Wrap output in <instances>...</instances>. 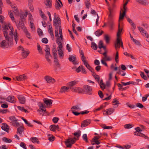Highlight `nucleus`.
<instances>
[{
    "mask_svg": "<svg viewBox=\"0 0 149 149\" xmlns=\"http://www.w3.org/2000/svg\"><path fill=\"white\" fill-rule=\"evenodd\" d=\"M1 127L2 129L4 131L6 132H9L10 130L9 127L6 123L3 124Z\"/></svg>",
    "mask_w": 149,
    "mask_h": 149,
    "instance_id": "f3484780",
    "label": "nucleus"
},
{
    "mask_svg": "<svg viewBox=\"0 0 149 149\" xmlns=\"http://www.w3.org/2000/svg\"><path fill=\"white\" fill-rule=\"evenodd\" d=\"M24 31L25 32L26 36L29 39H31V36L30 33L26 29L24 30Z\"/></svg>",
    "mask_w": 149,
    "mask_h": 149,
    "instance_id": "ea45409f",
    "label": "nucleus"
},
{
    "mask_svg": "<svg viewBox=\"0 0 149 149\" xmlns=\"http://www.w3.org/2000/svg\"><path fill=\"white\" fill-rule=\"evenodd\" d=\"M141 33L143 36H145L146 38H148L149 35L148 34V33L146 32V31L144 30L143 31H142Z\"/></svg>",
    "mask_w": 149,
    "mask_h": 149,
    "instance_id": "603ef678",
    "label": "nucleus"
},
{
    "mask_svg": "<svg viewBox=\"0 0 149 149\" xmlns=\"http://www.w3.org/2000/svg\"><path fill=\"white\" fill-rule=\"evenodd\" d=\"M126 10H121L120 11V17L119 18V21L120 20L123 19L125 14Z\"/></svg>",
    "mask_w": 149,
    "mask_h": 149,
    "instance_id": "a211bd4d",
    "label": "nucleus"
},
{
    "mask_svg": "<svg viewBox=\"0 0 149 149\" xmlns=\"http://www.w3.org/2000/svg\"><path fill=\"white\" fill-rule=\"evenodd\" d=\"M81 109L77 105L73 106L72 107V108L71 109V111H72V110H74L75 111H79Z\"/></svg>",
    "mask_w": 149,
    "mask_h": 149,
    "instance_id": "4c0bfd02",
    "label": "nucleus"
},
{
    "mask_svg": "<svg viewBox=\"0 0 149 149\" xmlns=\"http://www.w3.org/2000/svg\"><path fill=\"white\" fill-rule=\"evenodd\" d=\"M45 51L46 52V53H47L48 54L50 53L49 52V47L48 45H46V48L45 49Z\"/></svg>",
    "mask_w": 149,
    "mask_h": 149,
    "instance_id": "052dcab7",
    "label": "nucleus"
},
{
    "mask_svg": "<svg viewBox=\"0 0 149 149\" xmlns=\"http://www.w3.org/2000/svg\"><path fill=\"white\" fill-rule=\"evenodd\" d=\"M69 89H70V88L68 86H63L61 89L60 92L61 93H62L63 92L65 93L68 92V91Z\"/></svg>",
    "mask_w": 149,
    "mask_h": 149,
    "instance_id": "b1692460",
    "label": "nucleus"
},
{
    "mask_svg": "<svg viewBox=\"0 0 149 149\" xmlns=\"http://www.w3.org/2000/svg\"><path fill=\"white\" fill-rule=\"evenodd\" d=\"M63 5L61 1H60V2H58L56 0L55 6L56 8H58L60 9L61 8L62 6H63Z\"/></svg>",
    "mask_w": 149,
    "mask_h": 149,
    "instance_id": "a878e982",
    "label": "nucleus"
},
{
    "mask_svg": "<svg viewBox=\"0 0 149 149\" xmlns=\"http://www.w3.org/2000/svg\"><path fill=\"white\" fill-rule=\"evenodd\" d=\"M18 98L20 103L24 104L26 101L25 97L22 95H19L18 97Z\"/></svg>",
    "mask_w": 149,
    "mask_h": 149,
    "instance_id": "412c9836",
    "label": "nucleus"
},
{
    "mask_svg": "<svg viewBox=\"0 0 149 149\" xmlns=\"http://www.w3.org/2000/svg\"><path fill=\"white\" fill-rule=\"evenodd\" d=\"M9 15L10 16V17L11 18L12 20L14 22H15V21L14 17L13 16V15L12 12L11 11H10V12H9Z\"/></svg>",
    "mask_w": 149,
    "mask_h": 149,
    "instance_id": "5fc2aeb1",
    "label": "nucleus"
},
{
    "mask_svg": "<svg viewBox=\"0 0 149 149\" xmlns=\"http://www.w3.org/2000/svg\"><path fill=\"white\" fill-rule=\"evenodd\" d=\"M17 107L19 110L22 112H24L25 113L27 112H28V111L27 110L24 109L23 107L17 106Z\"/></svg>",
    "mask_w": 149,
    "mask_h": 149,
    "instance_id": "c03bdc74",
    "label": "nucleus"
},
{
    "mask_svg": "<svg viewBox=\"0 0 149 149\" xmlns=\"http://www.w3.org/2000/svg\"><path fill=\"white\" fill-rule=\"evenodd\" d=\"M50 56V53L49 54L47 53H46L45 58L49 62H50L51 60L49 58V57Z\"/></svg>",
    "mask_w": 149,
    "mask_h": 149,
    "instance_id": "e2e57ef3",
    "label": "nucleus"
},
{
    "mask_svg": "<svg viewBox=\"0 0 149 149\" xmlns=\"http://www.w3.org/2000/svg\"><path fill=\"white\" fill-rule=\"evenodd\" d=\"M136 1L139 3L144 5H148V3L147 0H136Z\"/></svg>",
    "mask_w": 149,
    "mask_h": 149,
    "instance_id": "c756f323",
    "label": "nucleus"
},
{
    "mask_svg": "<svg viewBox=\"0 0 149 149\" xmlns=\"http://www.w3.org/2000/svg\"><path fill=\"white\" fill-rule=\"evenodd\" d=\"M53 25L55 27V28L57 29H55V31H58V29H59V36H60L61 33L62 35H63L62 29L61 27V23L60 19L59 18L57 19H54L53 20Z\"/></svg>",
    "mask_w": 149,
    "mask_h": 149,
    "instance_id": "7ed1b4c3",
    "label": "nucleus"
},
{
    "mask_svg": "<svg viewBox=\"0 0 149 149\" xmlns=\"http://www.w3.org/2000/svg\"><path fill=\"white\" fill-rule=\"evenodd\" d=\"M114 13L113 10H109V13H108L109 15L108 19H112V17L114 16Z\"/></svg>",
    "mask_w": 149,
    "mask_h": 149,
    "instance_id": "393cba45",
    "label": "nucleus"
},
{
    "mask_svg": "<svg viewBox=\"0 0 149 149\" xmlns=\"http://www.w3.org/2000/svg\"><path fill=\"white\" fill-rule=\"evenodd\" d=\"M77 83V81L76 80L72 81L68 84V87L70 89L72 90L75 87L74 86L76 85Z\"/></svg>",
    "mask_w": 149,
    "mask_h": 149,
    "instance_id": "f8f14e48",
    "label": "nucleus"
},
{
    "mask_svg": "<svg viewBox=\"0 0 149 149\" xmlns=\"http://www.w3.org/2000/svg\"><path fill=\"white\" fill-rule=\"evenodd\" d=\"M3 32L4 36L5 37L6 39L7 40H8V41L12 42L13 40H11V41H10V39L9 38H8L7 35L8 34V33L7 31L6 30H5V29L3 30Z\"/></svg>",
    "mask_w": 149,
    "mask_h": 149,
    "instance_id": "7c9ffc66",
    "label": "nucleus"
},
{
    "mask_svg": "<svg viewBox=\"0 0 149 149\" xmlns=\"http://www.w3.org/2000/svg\"><path fill=\"white\" fill-rule=\"evenodd\" d=\"M122 30V29L120 28V24L119 23L118 24V32L117 34V39L116 40H117V43H118L120 39H121L120 36Z\"/></svg>",
    "mask_w": 149,
    "mask_h": 149,
    "instance_id": "0eeeda50",
    "label": "nucleus"
},
{
    "mask_svg": "<svg viewBox=\"0 0 149 149\" xmlns=\"http://www.w3.org/2000/svg\"><path fill=\"white\" fill-rule=\"evenodd\" d=\"M70 61L72 62L75 65L78 63L76 61V57L74 55H70L68 58Z\"/></svg>",
    "mask_w": 149,
    "mask_h": 149,
    "instance_id": "ddd939ff",
    "label": "nucleus"
},
{
    "mask_svg": "<svg viewBox=\"0 0 149 149\" xmlns=\"http://www.w3.org/2000/svg\"><path fill=\"white\" fill-rule=\"evenodd\" d=\"M8 44V42L5 40H3L0 43V46L2 48H5Z\"/></svg>",
    "mask_w": 149,
    "mask_h": 149,
    "instance_id": "2f4dec72",
    "label": "nucleus"
},
{
    "mask_svg": "<svg viewBox=\"0 0 149 149\" xmlns=\"http://www.w3.org/2000/svg\"><path fill=\"white\" fill-rule=\"evenodd\" d=\"M106 106L104 104L101 105L100 106L96 109H94V111L95 112H96L98 111H100V110L104 108Z\"/></svg>",
    "mask_w": 149,
    "mask_h": 149,
    "instance_id": "473e14b6",
    "label": "nucleus"
},
{
    "mask_svg": "<svg viewBox=\"0 0 149 149\" xmlns=\"http://www.w3.org/2000/svg\"><path fill=\"white\" fill-rule=\"evenodd\" d=\"M85 4L86 8L89 9L91 5L90 1L89 0H86Z\"/></svg>",
    "mask_w": 149,
    "mask_h": 149,
    "instance_id": "13d9d810",
    "label": "nucleus"
},
{
    "mask_svg": "<svg viewBox=\"0 0 149 149\" xmlns=\"http://www.w3.org/2000/svg\"><path fill=\"white\" fill-rule=\"evenodd\" d=\"M29 53V51H25L24 50L22 51V55L24 58H26Z\"/></svg>",
    "mask_w": 149,
    "mask_h": 149,
    "instance_id": "a19ab883",
    "label": "nucleus"
},
{
    "mask_svg": "<svg viewBox=\"0 0 149 149\" xmlns=\"http://www.w3.org/2000/svg\"><path fill=\"white\" fill-rule=\"evenodd\" d=\"M91 47L94 50H96L97 48V45L94 42H92L91 43Z\"/></svg>",
    "mask_w": 149,
    "mask_h": 149,
    "instance_id": "de8ad7c7",
    "label": "nucleus"
},
{
    "mask_svg": "<svg viewBox=\"0 0 149 149\" xmlns=\"http://www.w3.org/2000/svg\"><path fill=\"white\" fill-rule=\"evenodd\" d=\"M84 64L85 65L86 67L90 70L92 73L94 72V69L90 66L88 63L86 61L84 63Z\"/></svg>",
    "mask_w": 149,
    "mask_h": 149,
    "instance_id": "bb28decb",
    "label": "nucleus"
},
{
    "mask_svg": "<svg viewBox=\"0 0 149 149\" xmlns=\"http://www.w3.org/2000/svg\"><path fill=\"white\" fill-rule=\"evenodd\" d=\"M100 143V142L98 140L95 139H92L91 141V144L92 145H98Z\"/></svg>",
    "mask_w": 149,
    "mask_h": 149,
    "instance_id": "e433bc0d",
    "label": "nucleus"
},
{
    "mask_svg": "<svg viewBox=\"0 0 149 149\" xmlns=\"http://www.w3.org/2000/svg\"><path fill=\"white\" fill-rule=\"evenodd\" d=\"M6 100L8 102L12 103H15L16 102V99L12 95L8 96L7 97Z\"/></svg>",
    "mask_w": 149,
    "mask_h": 149,
    "instance_id": "9b49d317",
    "label": "nucleus"
},
{
    "mask_svg": "<svg viewBox=\"0 0 149 149\" xmlns=\"http://www.w3.org/2000/svg\"><path fill=\"white\" fill-rule=\"evenodd\" d=\"M83 90V93L91 95L92 93V88L91 86L87 85L84 86Z\"/></svg>",
    "mask_w": 149,
    "mask_h": 149,
    "instance_id": "20e7f679",
    "label": "nucleus"
},
{
    "mask_svg": "<svg viewBox=\"0 0 149 149\" xmlns=\"http://www.w3.org/2000/svg\"><path fill=\"white\" fill-rule=\"evenodd\" d=\"M43 101L47 107H48L49 106H50L52 104L53 101L47 98H44L43 99Z\"/></svg>",
    "mask_w": 149,
    "mask_h": 149,
    "instance_id": "dca6fc26",
    "label": "nucleus"
},
{
    "mask_svg": "<svg viewBox=\"0 0 149 149\" xmlns=\"http://www.w3.org/2000/svg\"><path fill=\"white\" fill-rule=\"evenodd\" d=\"M124 126V127L126 129L130 128L132 127V124H126Z\"/></svg>",
    "mask_w": 149,
    "mask_h": 149,
    "instance_id": "0e129e2a",
    "label": "nucleus"
},
{
    "mask_svg": "<svg viewBox=\"0 0 149 149\" xmlns=\"http://www.w3.org/2000/svg\"><path fill=\"white\" fill-rule=\"evenodd\" d=\"M98 52H100V54H103L104 56V57H103L102 59L104 61H110L111 60V58L109 56H107V53L101 52V51H98Z\"/></svg>",
    "mask_w": 149,
    "mask_h": 149,
    "instance_id": "6ab92c4d",
    "label": "nucleus"
},
{
    "mask_svg": "<svg viewBox=\"0 0 149 149\" xmlns=\"http://www.w3.org/2000/svg\"><path fill=\"white\" fill-rule=\"evenodd\" d=\"M113 104L114 105H117L118 106V105L119 104V103L118 101L116 99H114L113 100Z\"/></svg>",
    "mask_w": 149,
    "mask_h": 149,
    "instance_id": "6e6d98bb",
    "label": "nucleus"
},
{
    "mask_svg": "<svg viewBox=\"0 0 149 149\" xmlns=\"http://www.w3.org/2000/svg\"><path fill=\"white\" fill-rule=\"evenodd\" d=\"M117 73L119 74H120L122 76H124L125 75V73L123 71L119 70L117 72Z\"/></svg>",
    "mask_w": 149,
    "mask_h": 149,
    "instance_id": "774afa93",
    "label": "nucleus"
},
{
    "mask_svg": "<svg viewBox=\"0 0 149 149\" xmlns=\"http://www.w3.org/2000/svg\"><path fill=\"white\" fill-rule=\"evenodd\" d=\"M104 39L106 41L107 43H108L109 42L110 40V37L108 35H105L104 36Z\"/></svg>",
    "mask_w": 149,
    "mask_h": 149,
    "instance_id": "a18cd8bd",
    "label": "nucleus"
},
{
    "mask_svg": "<svg viewBox=\"0 0 149 149\" xmlns=\"http://www.w3.org/2000/svg\"><path fill=\"white\" fill-rule=\"evenodd\" d=\"M72 91L73 92L78 93H83V89L79 87H75Z\"/></svg>",
    "mask_w": 149,
    "mask_h": 149,
    "instance_id": "aec40b11",
    "label": "nucleus"
},
{
    "mask_svg": "<svg viewBox=\"0 0 149 149\" xmlns=\"http://www.w3.org/2000/svg\"><path fill=\"white\" fill-rule=\"evenodd\" d=\"M130 1V0H124V1H125V3L124 4L123 6V9H126L127 8L126 6V5L127 4L128 1Z\"/></svg>",
    "mask_w": 149,
    "mask_h": 149,
    "instance_id": "680f3d73",
    "label": "nucleus"
},
{
    "mask_svg": "<svg viewBox=\"0 0 149 149\" xmlns=\"http://www.w3.org/2000/svg\"><path fill=\"white\" fill-rule=\"evenodd\" d=\"M58 126L55 125H51L50 128V130L53 131H55L56 130H58Z\"/></svg>",
    "mask_w": 149,
    "mask_h": 149,
    "instance_id": "cd10ccee",
    "label": "nucleus"
},
{
    "mask_svg": "<svg viewBox=\"0 0 149 149\" xmlns=\"http://www.w3.org/2000/svg\"><path fill=\"white\" fill-rule=\"evenodd\" d=\"M9 119L11 121L10 123H12L15 121L17 120L14 116H11L9 117Z\"/></svg>",
    "mask_w": 149,
    "mask_h": 149,
    "instance_id": "864d4df0",
    "label": "nucleus"
},
{
    "mask_svg": "<svg viewBox=\"0 0 149 149\" xmlns=\"http://www.w3.org/2000/svg\"><path fill=\"white\" fill-rule=\"evenodd\" d=\"M92 75L93 76L94 78L97 80L98 83H99L100 77L99 75H97L94 72L92 73Z\"/></svg>",
    "mask_w": 149,
    "mask_h": 149,
    "instance_id": "c85d7f7f",
    "label": "nucleus"
},
{
    "mask_svg": "<svg viewBox=\"0 0 149 149\" xmlns=\"http://www.w3.org/2000/svg\"><path fill=\"white\" fill-rule=\"evenodd\" d=\"M27 78V76L24 74L16 77L18 81H23L26 79Z\"/></svg>",
    "mask_w": 149,
    "mask_h": 149,
    "instance_id": "5701e85b",
    "label": "nucleus"
},
{
    "mask_svg": "<svg viewBox=\"0 0 149 149\" xmlns=\"http://www.w3.org/2000/svg\"><path fill=\"white\" fill-rule=\"evenodd\" d=\"M48 32L50 35V36L52 39H54V36L53 33V31L52 29H48Z\"/></svg>",
    "mask_w": 149,
    "mask_h": 149,
    "instance_id": "4d7b16f0",
    "label": "nucleus"
},
{
    "mask_svg": "<svg viewBox=\"0 0 149 149\" xmlns=\"http://www.w3.org/2000/svg\"><path fill=\"white\" fill-rule=\"evenodd\" d=\"M2 139L3 141L7 143H10L12 142L10 139H8L6 137H3Z\"/></svg>",
    "mask_w": 149,
    "mask_h": 149,
    "instance_id": "3c124183",
    "label": "nucleus"
},
{
    "mask_svg": "<svg viewBox=\"0 0 149 149\" xmlns=\"http://www.w3.org/2000/svg\"><path fill=\"white\" fill-rule=\"evenodd\" d=\"M6 0V3H7L10 4V6L12 8L16 9L17 8V6L15 4L11 3V2L10 1V0Z\"/></svg>",
    "mask_w": 149,
    "mask_h": 149,
    "instance_id": "f704fd0d",
    "label": "nucleus"
},
{
    "mask_svg": "<svg viewBox=\"0 0 149 149\" xmlns=\"http://www.w3.org/2000/svg\"><path fill=\"white\" fill-rule=\"evenodd\" d=\"M65 143L67 147H71L72 146V144L70 143V142L68 141L67 140L65 142Z\"/></svg>",
    "mask_w": 149,
    "mask_h": 149,
    "instance_id": "69168bd1",
    "label": "nucleus"
},
{
    "mask_svg": "<svg viewBox=\"0 0 149 149\" xmlns=\"http://www.w3.org/2000/svg\"><path fill=\"white\" fill-rule=\"evenodd\" d=\"M82 138L83 140L86 142H88L87 134H84L83 135Z\"/></svg>",
    "mask_w": 149,
    "mask_h": 149,
    "instance_id": "338daca9",
    "label": "nucleus"
},
{
    "mask_svg": "<svg viewBox=\"0 0 149 149\" xmlns=\"http://www.w3.org/2000/svg\"><path fill=\"white\" fill-rule=\"evenodd\" d=\"M99 84H100V88L102 89H105V85L103 82V80L102 79L100 80V81L99 82Z\"/></svg>",
    "mask_w": 149,
    "mask_h": 149,
    "instance_id": "79ce46f5",
    "label": "nucleus"
},
{
    "mask_svg": "<svg viewBox=\"0 0 149 149\" xmlns=\"http://www.w3.org/2000/svg\"><path fill=\"white\" fill-rule=\"evenodd\" d=\"M103 33L104 32L103 31L98 29L95 32V34L96 36H99Z\"/></svg>",
    "mask_w": 149,
    "mask_h": 149,
    "instance_id": "72a5a7b5",
    "label": "nucleus"
},
{
    "mask_svg": "<svg viewBox=\"0 0 149 149\" xmlns=\"http://www.w3.org/2000/svg\"><path fill=\"white\" fill-rule=\"evenodd\" d=\"M38 105L40 108V109L41 111L45 112V113H47V115H49V113L46 111V107L42 103L39 102L38 103Z\"/></svg>",
    "mask_w": 149,
    "mask_h": 149,
    "instance_id": "6e6552de",
    "label": "nucleus"
},
{
    "mask_svg": "<svg viewBox=\"0 0 149 149\" xmlns=\"http://www.w3.org/2000/svg\"><path fill=\"white\" fill-rule=\"evenodd\" d=\"M31 141L33 143H36L38 144L39 143V141L38 139L35 137H33L31 138Z\"/></svg>",
    "mask_w": 149,
    "mask_h": 149,
    "instance_id": "37998d69",
    "label": "nucleus"
},
{
    "mask_svg": "<svg viewBox=\"0 0 149 149\" xmlns=\"http://www.w3.org/2000/svg\"><path fill=\"white\" fill-rule=\"evenodd\" d=\"M67 140H68V141L72 144L74 143L76 140L75 138H74V139H69Z\"/></svg>",
    "mask_w": 149,
    "mask_h": 149,
    "instance_id": "bf43d9fd",
    "label": "nucleus"
},
{
    "mask_svg": "<svg viewBox=\"0 0 149 149\" xmlns=\"http://www.w3.org/2000/svg\"><path fill=\"white\" fill-rule=\"evenodd\" d=\"M60 36L58 35V33L56 31H55V36L56 37V42L58 45L57 47L58 53L59 57L61 59L63 58V52L62 50L63 46L62 44L63 43L64 39L63 35L61 33Z\"/></svg>",
    "mask_w": 149,
    "mask_h": 149,
    "instance_id": "f257e3e1",
    "label": "nucleus"
},
{
    "mask_svg": "<svg viewBox=\"0 0 149 149\" xmlns=\"http://www.w3.org/2000/svg\"><path fill=\"white\" fill-rule=\"evenodd\" d=\"M114 109L112 108H110L106 110H104L103 114L104 116H108L112 114L114 111Z\"/></svg>",
    "mask_w": 149,
    "mask_h": 149,
    "instance_id": "423d86ee",
    "label": "nucleus"
},
{
    "mask_svg": "<svg viewBox=\"0 0 149 149\" xmlns=\"http://www.w3.org/2000/svg\"><path fill=\"white\" fill-rule=\"evenodd\" d=\"M3 28V30L5 29V30H6L7 31L8 29L9 28L10 29V31L9 33V35L11 37L10 41H11V39L12 40H13V36L16 44H17V41L19 39V37L18 35V34L16 31L15 33L13 28L10 24H8V25H5Z\"/></svg>",
    "mask_w": 149,
    "mask_h": 149,
    "instance_id": "f03ea898",
    "label": "nucleus"
},
{
    "mask_svg": "<svg viewBox=\"0 0 149 149\" xmlns=\"http://www.w3.org/2000/svg\"><path fill=\"white\" fill-rule=\"evenodd\" d=\"M120 46L122 48L124 49L123 42L122 40L120 39L118 43H117V40H116L115 42V47L116 49H117V48H119Z\"/></svg>",
    "mask_w": 149,
    "mask_h": 149,
    "instance_id": "4468645a",
    "label": "nucleus"
},
{
    "mask_svg": "<svg viewBox=\"0 0 149 149\" xmlns=\"http://www.w3.org/2000/svg\"><path fill=\"white\" fill-rule=\"evenodd\" d=\"M21 119L24 122L25 124L27 125L28 126L31 127H33V125L29 123L26 119H24L23 117L21 118Z\"/></svg>",
    "mask_w": 149,
    "mask_h": 149,
    "instance_id": "58836bf2",
    "label": "nucleus"
},
{
    "mask_svg": "<svg viewBox=\"0 0 149 149\" xmlns=\"http://www.w3.org/2000/svg\"><path fill=\"white\" fill-rule=\"evenodd\" d=\"M44 79L47 83H54L55 82V80L54 78L48 75L45 76Z\"/></svg>",
    "mask_w": 149,
    "mask_h": 149,
    "instance_id": "9d476101",
    "label": "nucleus"
},
{
    "mask_svg": "<svg viewBox=\"0 0 149 149\" xmlns=\"http://www.w3.org/2000/svg\"><path fill=\"white\" fill-rule=\"evenodd\" d=\"M90 123L89 120H86L83 121L81 124V127H84L89 125Z\"/></svg>",
    "mask_w": 149,
    "mask_h": 149,
    "instance_id": "4be33fe9",
    "label": "nucleus"
},
{
    "mask_svg": "<svg viewBox=\"0 0 149 149\" xmlns=\"http://www.w3.org/2000/svg\"><path fill=\"white\" fill-rule=\"evenodd\" d=\"M13 12L15 15H19L20 18L22 19H24L28 15V13L26 12L24 13L22 12L19 13L18 10H14Z\"/></svg>",
    "mask_w": 149,
    "mask_h": 149,
    "instance_id": "39448f33",
    "label": "nucleus"
},
{
    "mask_svg": "<svg viewBox=\"0 0 149 149\" xmlns=\"http://www.w3.org/2000/svg\"><path fill=\"white\" fill-rule=\"evenodd\" d=\"M45 4L46 7L47 8H51L52 7V0H45Z\"/></svg>",
    "mask_w": 149,
    "mask_h": 149,
    "instance_id": "2eb2a0df",
    "label": "nucleus"
},
{
    "mask_svg": "<svg viewBox=\"0 0 149 149\" xmlns=\"http://www.w3.org/2000/svg\"><path fill=\"white\" fill-rule=\"evenodd\" d=\"M29 1V6L30 9H33L34 8L33 6L31 3L32 2L33 0H28Z\"/></svg>",
    "mask_w": 149,
    "mask_h": 149,
    "instance_id": "8fccbe9b",
    "label": "nucleus"
},
{
    "mask_svg": "<svg viewBox=\"0 0 149 149\" xmlns=\"http://www.w3.org/2000/svg\"><path fill=\"white\" fill-rule=\"evenodd\" d=\"M24 127L22 126H20L17 128V133L19 134H22V132L24 131Z\"/></svg>",
    "mask_w": 149,
    "mask_h": 149,
    "instance_id": "c9c22d12",
    "label": "nucleus"
},
{
    "mask_svg": "<svg viewBox=\"0 0 149 149\" xmlns=\"http://www.w3.org/2000/svg\"><path fill=\"white\" fill-rule=\"evenodd\" d=\"M16 24L17 27L19 30H20L21 28L23 31L26 29V28L24 26V23L22 21L16 22Z\"/></svg>",
    "mask_w": 149,
    "mask_h": 149,
    "instance_id": "1a4fd4ad",
    "label": "nucleus"
},
{
    "mask_svg": "<svg viewBox=\"0 0 149 149\" xmlns=\"http://www.w3.org/2000/svg\"><path fill=\"white\" fill-rule=\"evenodd\" d=\"M13 126L15 127H17L20 125L19 123L17 121V120L11 123Z\"/></svg>",
    "mask_w": 149,
    "mask_h": 149,
    "instance_id": "49530a36",
    "label": "nucleus"
},
{
    "mask_svg": "<svg viewBox=\"0 0 149 149\" xmlns=\"http://www.w3.org/2000/svg\"><path fill=\"white\" fill-rule=\"evenodd\" d=\"M108 23L111 28L112 29L114 25V23L113 19H108Z\"/></svg>",
    "mask_w": 149,
    "mask_h": 149,
    "instance_id": "09e8293b",
    "label": "nucleus"
}]
</instances>
